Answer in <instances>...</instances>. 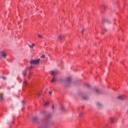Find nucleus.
Returning a JSON list of instances; mask_svg holds the SVG:
<instances>
[{"instance_id":"obj_1","label":"nucleus","mask_w":128,"mask_h":128,"mask_svg":"<svg viewBox=\"0 0 128 128\" xmlns=\"http://www.w3.org/2000/svg\"><path fill=\"white\" fill-rule=\"evenodd\" d=\"M6 53L4 51H0V58H6Z\"/></svg>"},{"instance_id":"obj_2","label":"nucleus","mask_w":128,"mask_h":128,"mask_svg":"<svg viewBox=\"0 0 128 128\" xmlns=\"http://www.w3.org/2000/svg\"><path fill=\"white\" fill-rule=\"evenodd\" d=\"M110 120L112 124H116V122L118 120V118L116 117L112 116L110 118Z\"/></svg>"},{"instance_id":"obj_3","label":"nucleus","mask_w":128,"mask_h":128,"mask_svg":"<svg viewBox=\"0 0 128 128\" xmlns=\"http://www.w3.org/2000/svg\"><path fill=\"white\" fill-rule=\"evenodd\" d=\"M40 62V59H38L37 60H32L30 61L31 64H38Z\"/></svg>"},{"instance_id":"obj_4","label":"nucleus","mask_w":128,"mask_h":128,"mask_svg":"<svg viewBox=\"0 0 128 128\" xmlns=\"http://www.w3.org/2000/svg\"><path fill=\"white\" fill-rule=\"evenodd\" d=\"M50 74L52 76H56V74H58V71L57 70H52Z\"/></svg>"},{"instance_id":"obj_5","label":"nucleus","mask_w":128,"mask_h":128,"mask_svg":"<svg viewBox=\"0 0 128 128\" xmlns=\"http://www.w3.org/2000/svg\"><path fill=\"white\" fill-rule=\"evenodd\" d=\"M56 82V76H53V78L51 80V82Z\"/></svg>"},{"instance_id":"obj_6","label":"nucleus","mask_w":128,"mask_h":128,"mask_svg":"<svg viewBox=\"0 0 128 128\" xmlns=\"http://www.w3.org/2000/svg\"><path fill=\"white\" fill-rule=\"evenodd\" d=\"M118 100H124V95H120L118 96Z\"/></svg>"},{"instance_id":"obj_7","label":"nucleus","mask_w":128,"mask_h":128,"mask_svg":"<svg viewBox=\"0 0 128 128\" xmlns=\"http://www.w3.org/2000/svg\"><path fill=\"white\" fill-rule=\"evenodd\" d=\"M4 100V95L2 94H0V102H2Z\"/></svg>"},{"instance_id":"obj_8","label":"nucleus","mask_w":128,"mask_h":128,"mask_svg":"<svg viewBox=\"0 0 128 128\" xmlns=\"http://www.w3.org/2000/svg\"><path fill=\"white\" fill-rule=\"evenodd\" d=\"M58 38L59 40H62L64 38V35L60 34L58 36Z\"/></svg>"},{"instance_id":"obj_9","label":"nucleus","mask_w":128,"mask_h":128,"mask_svg":"<svg viewBox=\"0 0 128 128\" xmlns=\"http://www.w3.org/2000/svg\"><path fill=\"white\" fill-rule=\"evenodd\" d=\"M67 82H72V78L71 77H68L67 78Z\"/></svg>"},{"instance_id":"obj_10","label":"nucleus","mask_w":128,"mask_h":128,"mask_svg":"<svg viewBox=\"0 0 128 128\" xmlns=\"http://www.w3.org/2000/svg\"><path fill=\"white\" fill-rule=\"evenodd\" d=\"M34 44H32V45H29L30 48H34Z\"/></svg>"},{"instance_id":"obj_11","label":"nucleus","mask_w":128,"mask_h":128,"mask_svg":"<svg viewBox=\"0 0 128 128\" xmlns=\"http://www.w3.org/2000/svg\"><path fill=\"white\" fill-rule=\"evenodd\" d=\"M104 32H108V30H106V28H104L102 30V34H104Z\"/></svg>"},{"instance_id":"obj_12","label":"nucleus","mask_w":128,"mask_h":128,"mask_svg":"<svg viewBox=\"0 0 128 128\" xmlns=\"http://www.w3.org/2000/svg\"><path fill=\"white\" fill-rule=\"evenodd\" d=\"M48 105V102H45V103H44L45 106H46Z\"/></svg>"},{"instance_id":"obj_13","label":"nucleus","mask_w":128,"mask_h":128,"mask_svg":"<svg viewBox=\"0 0 128 128\" xmlns=\"http://www.w3.org/2000/svg\"><path fill=\"white\" fill-rule=\"evenodd\" d=\"M23 84H24V86H26V84H27L26 81H24Z\"/></svg>"},{"instance_id":"obj_14","label":"nucleus","mask_w":128,"mask_h":128,"mask_svg":"<svg viewBox=\"0 0 128 128\" xmlns=\"http://www.w3.org/2000/svg\"><path fill=\"white\" fill-rule=\"evenodd\" d=\"M41 58H46V55H42L40 56Z\"/></svg>"},{"instance_id":"obj_15","label":"nucleus","mask_w":128,"mask_h":128,"mask_svg":"<svg viewBox=\"0 0 128 128\" xmlns=\"http://www.w3.org/2000/svg\"><path fill=\"white\" fill-rule=\"evenodd\" d=\"M108 124H105L104 128H108Z\"/></svg>"},{"instance_id":"obj_16","label":"nucleus","mask_w":128,"mask_h":128,"mask_svg":"<svg viewBox=\"0 0 128 128\" xmlns=\"http://www.w3.org/2000/svg\"><path fill=\"white\" fill-rule=\"evenodd\" d=\"M101 8H106V6H104V5H102Z\"/></svg>"},{"instance_id":"obj_17","label":"nucleus","mask_w":128,"mask_h":128,"mask_svg":"<svg viewBox=\"0 0 128 128\" xmlns=\"http://www.w3.org/2000/svg\"><path fill=\"white\" fill-rule=\"evenodd\" d=\"M38 37L39 38H42V36L41 34H39L38 35Z\"/></svg>"},{"instance_id":"obj_18","label":"nucleus","mask_w":128,"mask_h":128,"mask_svg":"<svg viewBox=\"0 0 128 128\" xmlns=\"http://www.w3.org/2000/svg\"><path fill=\"white\" fill-rule=\"evenodd\" d=\"M86 86H87V88H89L90 86V84H86Z\"/></svg>"},{"instance_id":"obj_19","label":"nucleus","mask_w":128,"mask_h":128,"mask_svg":"<svg viewBox=\"0 0 128 128\" xmlns=\"http://www.w3.org/2000/svg\"><path fill=\"white\" fill-rule=\"evenodd\" d=\"M61 108H62V110H64V106H62Z\"/></svg>"},{"instance_id":"obj_20","label":"nucleus","mask_w":128,"mask_h":128,"mask_svg":"<svg viewBox=\"0 0 128 128\" xmlns=\"http://www.w3.org/2000/svg\"><path fill=\"white\" fill-rule=\"evenodd\" d=\"M96 92H98V89H96Z\"/></svg>"},{"instance_id":"obj_21","label":"nucleus","mask_w":128,"mask_h":128,"mask_svg":"<svg viewBox=\"0 0 128 128\" xmlns=\"http://www.w3.org/2000/svg\"><path fill=\"white\" fill-rule=\"evenodd\" d=\"M2 78H3V80H6V78L4 77H2Z\"/></svg>"},{"instance_id":"obj_22","label":"nucleus","mask_w":128,"mask_h":128,"mask_svg":"<svg viewBox=\"0 0 128 128\" xmlns=\"http://www.w3.org/2000/svg\"><path fill=\"white\" fill-rule=\"evenodd\" d=\"M26 72H25V73H24V76H26Z\"/></svg>"},{"instance_id":"obj_23","label":"nucleus","mask_w":128,"mask_h":128,"mask_svg":"<svg viewBox=\"0 0 128 128\" xmlns=\"http://www.w3.org/2000/svg\"><path fill=\"white\" fill-rule=\"evenodd\" d=\"M52 92H49L50 94H52Z\"/></svg>"},{"instance_id":"obj_24","label":"nucleus","mask_w":128,"mask_h":128,"mask_svg":"<svg viewBox=\"0 0 128 128\" xmlns=\"http://www.w3.org/2000/svg\"><path fill=\"white\" fill-rule=\"evenodd\" d=\"M54 106H52V108H54Z\"/></svg>"},{"instance_id":"obj_25","label":"nucleus","mask_w":128,"mask_h":128,"mask_svg":"<svg viewBox=\"0 0 128 128\" xmlns=\"http://www.w3.org/2000/svg\"><path fill=\"white\" fill-rule=\"evenodd\" d=\"M82 34H84V32H82Z\"/></svg>"},{"instance_id":"obj_26","label":"nucleus","mask_w":128,"mask_h":128,"mask_svg":"<svg viewBox=\"0 0 128 128\" xmlns=\"http://www.w3.org/2000/svg\"><path fill=\"white\" fill-rule=\"evenodd\" d=\"M30 68H32V66H30Z\"/></svg>"}]
</instances>
